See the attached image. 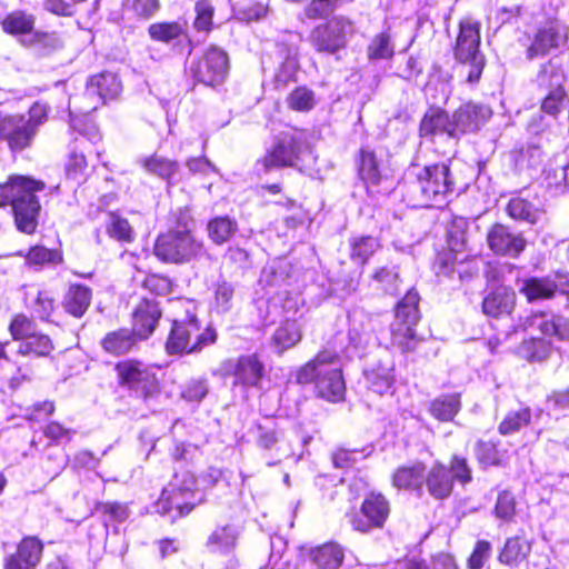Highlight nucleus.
<instances>
[{"instance_id":"obj_47","label":"nucleus","mask_w":569,"mask_h":569,"mask_svg":"<svg viewBox=\"0 0 569 569\" xmlns=\"http://www.w3.org/2000/svg\"><path fill=\"white\" fill-rule=\"evenodd\" d=\"M419 305V293L415 290V288H410L406 295L401 297V299H399L395 305L393 315L420 321L422 315Z\"/></svg>"},{"instance_id":"obj_3","label":"nucleus","mask_w":569,"mask_h":569,"mask_svg":"<svg viewBox=\"0 0 569 569\" xmlns=\"http://www.w3.org/2000/svg\"><path fill=\"white\" fill-rule=\"evenodd\" d=\"M408 196L413 206L441 203L453 191L455 180L446 163H435L423 168L415 167L408 173Z\"/></svg>"},{"instance_id":"obj_10","label":"nucleus","mask_w":569,"mask_h":569,"mask_svg":"<svg viewBox=\"0 0 569 569\" xmlns=\"http://www.w3.org/2000/svg\"><path fill=\"white\" fill-rule=\"evenodd\" d=\"M192 78L208 87H217L224 82L229 73L228 53L217 47H209L200 58L191 61L189 67Z\"/></svg>"},{"instance_id":"obj_60","label":"nucleus","mask_w":569,"mask_h":569,"mask_svg":"<svg viewBox=\"0 0 569 569\" xmlns=\"http://www.w3.org/2000/svg\"><path fill=\"white\" fill-rule=\"evenodd\" d=\"M43 10L57 17H72L77 13V6L87 0H40Z\"/></svg>"},{"instance_id":"obj_37","label":"nucleus","mask_w":569,"mask_h":569,"mask_svg":"<svg viewBox=\"0 0 569 569\" xmlns=\"http://www.w3.org/2000/svg\"><path fill=\"white\" fill-rule=\"evenodd\" d=\"M54 351V343L50 336L37 332L21 341L17 353L27 358H49Z\"/></svg>"},{"instance_id":"obj_31","label":"nucleus","mask_w":569,"mask_h":569,"mask_svg":"<svg viewBox=\"0 0 569 569\" xmlns=\"http://www.w3.org/2000/svg\"><path fill=\"white\" fill-rule=\"evenodd\" d=\"M308 556L318 569H339L345 561V549L335 541H328L311 548Z\"/></svg>"},{"instance_id":"obj_18","label":"nucleus","mask_w":569,"mask_h":569,"mask_svg":"<svg viewBox=\"0 0 569 569\" xmlns=\"http://www.w3.org/2000/svg\"><path fill=\"white\" fill-rule=\"evenodd\" d=\"M427 465L421 460L397 466L390 473L391 487L397 491L423 495V480Z\"/></svg>"},{"instance_id":"obj_43","label":"nucleus","mask_w":569,"mask_h":569,"mask_svg":"<svg viewBox=\"0 0 569 569\" xmlns=\"http://www.w3.org/2000/svg\"><path fill=\"white\" fill-rule=\"evenodd\" d=\"M148 32L152 40L166 43L188 38L184 24L178 21L152 23L149 26Z\"/></svg>"},{"instance_id":"obj_36","label":"nucleus","mask_w":569,"mask_h":569,"mask_svg":"<svg viewBox=\"0 0 569 569\" xmlns=\"http://www.w3.org/2000/svg\"><path fill=\"white\" fill-rule=\"evenodd\" d=\"M553 345L542 337H530L523 339L518 346L517 353L528 362H543L552 353Z\"/></svg>"},{"instance_id":"obj_55","label":"nucleus","mask_w":569,"mask_h":569,"mask_svg":"<svg viewBox=\"0 0 569 569\" xmlns=\"http://www.w3.org/2000/svg\"><path fill=\"white\" fill-rule=\"evenodd\" d=\"M369 389L378 395L388 392L393 386V377L388 369L372 368L366 373Z\"/></svg>"},{"instance_id":"obj_57","label":"nucleus","mask_w":569,"mask_h":569,"mask_svg":"<svg viewBox=\"0 0 569 569\" xmlns=\"http://www.w3.org/2000/svg\"><path fill=\"white\" fill-rule=\"evenodd\" d=\"M569 108L567 90L541 94V110L552 117Z\"/></svg>"},{"instance_id":"obj_14","label":"nucleus","mask_w":569,"mask_h":569,"mask_svg":"<svg viewBox=\"0 0 569 569\" xmlns=\"http://www.w3.org/2000/svg\"><path fill=\"white\" fill-rule=\"evenodd\" d=\"M492 110L487 104L467 102L452 114L451 140L457 142L462 136L475 133L491 118Z\"/></svg>"},{"instance_id":"obj_4","label":"nucleus","mask_w":569,"mask_h":569,"mask_svg":"<svg viewBox=\"0 0 569 569\" xmlns=\"http://www.w3.org/2000/svg\"><path fill=\"white\" fill-rule=\"evenodd\" d=\"M217 337L214 328L202 327L197 315L188 312L183 319L172 321L164 348L171 356L194 353L213 345Z\"/></svg>"},{"instance_id":"obj_54","label":"nucleus","mask_w":569,"mask_h":569,"mask_svg":"<svg viewBox=\"0 0 569 569\" xmlns=\"http://www.w3.org/2000/svg\"><path fill=\"white\" fill-rule=\"evenodd\" d=\"M94 510L114 523L124 522L130 515L128 503L120 501H98L94 503Z\"/></svg>"},{"instance_id":"obj_39","label":"nucleus","mask_w":569,"mask_h":569,"mask_svg":"<svg viewBox=\"0 0 569 569\" xmlns=\"http://www.w3.org/2000/svg\"><path fill=\"white\" fill-rule=\"evenodd\" d=\"M532 422V410L525 406L518 410L508 411L498 425V433L510 436L520 432Z\"/></svg>"},{"instance_id":"obj_5","label":"nucleus","mask_w":569,"mask_h":569,"mask_svg":"<svg viewBox=\"0 0 569 569\" xmlns=\"http://www.w3.org/2000/svg\"><path fill=\"white\" fill-rule=\"evenodd\" d=\"M117 383L147 402L160 396L162 385L154 368L138 358H124L113 367Z\"/></svg>"},{"instance_id":"obj_44","label":"nucleus","mask_w":569,"mask_h":569,"mask_svg":"<svg viewBox=\"0 0 569 569\" xmlns=\"http://www.w3.org/2000/svg\"><path fill=\"white\" fill-rule=\"evenodd\" d=\"M106 232L112 239L122 242H131L133 240V230L127 219L116 212L106 213Z\"/></svg>"},{"instance_id":"obj_50","label":"nucleus","mask_w":569,"mask_h":569,"mask_svg":"<svg viewBox=\"0 0 569 569\" xmlns=\"http://www.w3.org/2000/svg\"><path fill=\"white\" fill-rule=\"evenodd\" d=\"M507 212L516 220H523L530 223H535L540 216V210L523 198H512L508 202Z\"/></svg>"},{"instance_id":"obj_28","label":"nucleus","mask_w":569,"mask_h":569,"mask_svg":"<svg viewBox=\"0 0 569 569\" xmlns=\"http://www.w3.org/2000/svg\"><path fill=\"white\" fill-rule=\"evenodd\" d=\"M462 408L460 392L441 393L428 403L429 415L439 422H452Z\"/></svg>"},{"instance_id":"obj_51","label":"nucleus","mask_w":569,"mask_h":569,"mask_svg":"<svg viewBox=\"0 0 569 569\" xmlns=\"http://www.w3.org/2000/svg\"><path fill=\"white\" fill-rule=\"evenodd\" d=\"M37 325L32 318L24 313H14L9 322L8 331L13 341L19 343L30 336L37 333Z\"/></svg>"},{"instance_id":"obj_25","label":"nucleus","mask_w":569,"mask_h":569,"mask_svg":"<svg viewBox=\"0 0 569 569\" xmlns=\"http://www.w3.org/2000/svg\"><path fill=\"white\" fill-rule=\"evenodd\" d=\"M451 116L440 108L428 109L419 124V136L431 142L437 137H446L451 140Z\"/></svg>"},{"instance_id":"obj_59","label":"nucleus","mask_w":569,"mask_h":569,"mask_svg":"<svg viewBox=\"0 0 569 569\" xmlns=\"http://www.w3.org/2000/svg\"><path fill=\"white\" fill-rule=\"evenodd\" d=\"M492 552V545L490 541L479 539L475 542L472 551L467 558L468 569H482L486 562L490 559Z\"/></svg>"},{"instance_id":"obj_15","label":"nucleus","mask_w":569,"mask_h":569,"mask_svg":"<svg viewBox=\"0 0 569 569\" xmlns=\"http://www.w3.org/2000/svg\"><path fill=\"white\" fill-rule=\"evenodd\" d=\"M44 553V542L36 535L22 536L14 550L3 558V569H38Z\"/></svg>"},{"instance_id":"obj_49","label":"nucleus","mask_w":569,"mask_h":569,"mask_svg":"<svg viewBox=\"0 0 569 569\" xmlns=\"http://www.w3.org/2000/svg\"><path fill=\"white\" fill-rule=\"evenodd\" d=\"M237 533L229 527L217 528L208 538L207 546L217 552H228L237 545Z\"/></svg>"},{"instance_id":"obj_29","label":"nucleus","mask_w":569,"mask_h":569,"mask_svg":"<svg viewBox=\"0 0 569 569\" xmlns=\"http://www.w3.org/2000/svg\"><path fill=\"white\" fill-rule=\"evenodd\" d=\"M515 292L508 287H495L482 300V311L489 317L509 315L515 307Z\"/></svg>"},{"instance_id":"obj_27","label":"nucleus","mask_w":569,"mask_h":569,"mask_svg":"<svg viewBox=\"0 0 569 569\" xmlns=\"http://www.w3.org/2000/svg\"><path fill=\"white\" fill-rule=\"evenodd\" d=\"M139 163L148 173L166 180L169 187L182 181V177L179 174L180 164L176 160L153 153L140 158Z\"/></svg>"},{"instance_id":"obj_21","label":"nucleus","mask_w":569,"mask_h":569,"mask_svg":"<svg viewBox=\"0 0 569 569\" xmlns=\"http://www.w3.org/2000/svg\"><path fill=\"white\" fill-rule=\"evenodd\" d=\"M420 321L399 317L393 315L390 325V343L391 347L401 353L413 352L422 338L417 332V326Z\"/></svg>"},{"instance_id":"obj_1","label":"nucleus","mask_w":569,"mask_h":569,"mask_svg":"<svg viewBox=\"0 0 569 569\" xmlns=\"http://www.w3.org/2000/svg\"><path fill=\"white\" fill-rule=\"evenodd\" d=\"M293 380L299 386H312L316 397L328 402L337 403L345 400L343 370L340 356L333 349H320L295 370Z\"/></svg>"},{"instance_id":"obj_23","label":"nucleus","mask_w":569,"mask_h":569,"mask_svg":"<svg viewBox=\"0 0 569 569\" xmlns=\"http://www.w3.org/2000/svg\"><path fill=\"white\" fill-rule=\"evenodd\" d=\"M423 480V491L436 501L448 500L453 491L455 485L451 477L448 476L446 465L439 460H436L432 466L426 468Z\"/></svg>"},{"instance_id":"obj_58","label":"nucleus","mask_w":569,"mask_h":569,"mask_svg":"<svg viewBox=\"0 0 569 569\" xmlns=\"http://www.w3.org/2000/svg\"><path fill=\"white\" fill-rule=\"evenodd\" d=\"M287 278L288 262L286 260H274L263 268L260 282H264V284H280L286 282Z\"/></svg>"},{"instance_id":"obj_45","label":"nucleus","mask_w":569,"mask_h":569,"mask_svg":"<svg viewBox=\"0 0 569 569\" xmlns=\"http://www.w3.org/2000/svg\"><path fill=\"white\" fill-rule=\"evenodd\" d=\"M517 498L515 493L508 489L501 490L497 495L493 506V516L502 522L510 523L517 515Z\"/></svg>"},{"instance_id":"obj_7","label":"nucleus","mask_w":569,"mask_h":569,"mask_svg":"<svg viewBox=\"0 0 569 569\" xmlns=\"http://www.w3.org/2000/svg\"><path fill=\"white\" fill-rule=\"evenodd\" d=\"M479 46V24L470 20L461 21L453 54L461 64V72L466 74L467 81L471 84L479 81L486 63Z\"/></svg>"},{"instance_id":"obj_13","label":"nucleus","mask_w":569,"mask_h":569,"mask_svg":"<svg viewBox=\"0 0 569 569\" xmlns=\"http://www.w3.org/2000/svg\"><path fill=\"white\" fill-rule=\"evenodd\" d=\"M467 222L460 220L455 222L447 233V250L437 254L433 269L437 276H449L455 271V263L467 259L468 239L466 236Z\"/></svg>"},{"instance_id":"obj_6","label":"nucleus","mask_w":569,"mask_h":569,"mask_svg":"<svg viewBox=\"0 0 569 569\" xmlns=\"http://www.w3.org/2000/svg\"><path fill=\"white\" fill-rule=\"evenodd\" d=\"M391 512L390 499L381 491L371 490L365 495L359 509L347 512L346 518L353 531L368 535L383 530Z\"/></svg>"},{"instance_id":"obj_30","label":"nucleus","mask_w":569,"mask_h":569,"mask_svg":"<svg viewBox=\"0 0 569 569\" xmlns=\"http://www.w3.org/2000/svg\"><path fill=\"white\" fill-rule=\"evenodd\" d=\"M499 447V440L478 439L473 446V453L478 465L483 469L505 467L507 463V450Z\"/></svg>"},{"instance_id":"obj_34","label":"nucleus","mask_w":569,"mask_h":569,"mask_svg":"<svg viewBox=\"0 0 569 569\" xmlns=\"http://www.w3.org/2000/svg\"><path fill=\"white\" fill-rule=\"evenodd\" d=\"M302 330L297 320L286 319L277 327L271 337V342L277 353L282 355L302 340Z\"/></svg>"},{"instance_id":"obj_40","label":"nucleus","mask_w":569,"mask_h":569,"mask_svg":"<svg viewBox=\"0 0 569 569\" xmlns=\"http://www.w3.org/2000/svg\"><path fill=\"white\" fill-rule=\"evenodd\" d=\"M90 303L91 291L89 287H69L62 302L64 310L77 318L84 315Z\"/></svg>"},{"instance_id":"obj_52","label":"nucleus","mask_w":569,"mask_h":569,"mask_svg":"<svg viewBox=\"0 0 569 569\" xmlns=\"http://www.w3.org/2000/svg\"><path fill=\"white\" fill-rule=\"evenodd\" d=\"M395 53V47L389 32L383 31L376 34L367 48L369 60L390 59Z\"/></svg>"},{"instance_id":"obj_19","label":"nucleus","mask_w":569,"mask_h":569,"mask_svg":"<svg viewBox=\"0 0 569 569\" xmlns=\"http://www.w3.org/2000/svg\"><path fill=\"white\" fill-rule=\"evenodd\" d=\"M37 132L24 116H8L0 120V139L6 140L10 150L21 151L31 146Z\"/></svg>"},{"instance_id":"obj_26","label":"nucleus","mask_w":569,"mask_h":569,"mask_svg":"<svg viewBox=\"0 0 569 569\" xmlns=\"http://www.w3.org/2000/svg\"><path fill=\"white\" fill-rule=\"evenodd\" d=\"M532 550V541L522 532L508 537L498 553V561L509 568H518L527 561Z\"/></svg>"},{"instance_id":"obj_61","label":"nucleus","mask_w":569,"mask_h":569,"mask_svg":"<svg viewBox=\"0 0 569 569\" xmlns=\"http://www.w3.org/2000/svg\"><path fill=\"white\" fill-rule=\"evenodd\" d=\"M359 174L367 184H378L380 172L376 157L371 152H362L359 166Z\"/></svg>"},{"instance_id":"obj_62","label":"nucleus","mask_w":569,"mask_h":569,"mask_svg":"<svg viewBox=\"0 0 569 569\" xmlns=\"http://www.w3.org/2000/svg\"><path fill=\"white\" fill-rule=\"evenodd\" d=\"M194 28L200 31H208L212 24L214 8L208 0H200L194 6Z\"/></svg>"},{"instance_id":"obj_16","label":"nucleus","mask_w":569,"mask_h":569,"mask_svg":"<svg viewBox=\"0 0 569 569\" xmlns=\"http://www.w3.org/2000/svg\"><path fill=\"white\" fill-rule=\"evenodd\" d=\"M162 310L153 297H143L139 300L131 313V330L141 340H148L156 331Z\"/></svg>"},{"instance_id":"obj_20","label":"nucleus","mask_w":569,"mask_h":569,"mask_svg":"<svg viewBox=\"0 0 569 569\" xmlns=\"http://www.w3.org/2000/svg\"><path fill=\"white\" fill-rule=\"evenodd\" d=\"M487 242L496 254L517 257L526 247V240L519 232L502 223H495L487 233Z\"/></svg>"},{"instance_id":"obj_33","label":"nucleus","mask_w":569,"mask_h":569,"mask_svg":"<svg viewBox=\"0 0 569 569\" xmlns=\"http://www.w3.org/2000/svg\"><path fill=\"white\" fill-rule=\"evenodd\" d=\"M121 82L112 72H102L91 77L86 87V96L97 97L101 102L113 99L121 92Z\"/></svg>"},{"instance_id":"obj_35","label":"nucleus","mask_w":569,"mask_h":569,"mask_svg":"<svg viewBox=\"0 0 569 569\" xmlns=\"http://www.w3.org/2000/svg\"><path fill=\"white\" fill-rule=\"evenodd\" d=\"M20 42L40 56H49L63 47L62 39L54 31L34 30L30 36L20 39Z\"/></svg>"},{"instance_id":"obj_63","label":"nucleus","mask_w":569,"mask_h":569,"mask_svg":"<svg viewBox=\"0 0 569 569\" xmlns=\"http://www.w3.org/2000/svg\"><path fill=\"white\" fill-rule=\"evenodd\" d=\"M54 410L56 405L53 401H39L27 408L24 419L30 422L40 421L53 415Z\"/></svg>"},{"instance_id":"obj_53","label":"nucleus","mask_w":569,"mask_h":569,"mask_svg":"<svg viewBox=\"0 0 569 569\" xmlns=\"http://www.w3.org/2000/svg\"><path fill=\"white\" fill-rule=\"evenodd\" d=\"M298 68L299 62L297 50L290 48L287 50V54L274 76L276 88H284L289 81L293 80Z\"/></svg>"},{"instance_id":"obj_2","label":"nucleus","mask_w":569,"mask_h":569,"mask_svg":"<svg viewBox=\"0 0 569 569\" xmlns=\"http://www.w3.org/2000/svg\"><path fill=\"white\" fill-rule=\"evenodd\" d=\"M43 188V182L23 176H11L0 184V207L11 204L17 228L24 233L38 226L40 203L34 192Z\"/></svg>"},{"instance_id":"obj_22","label":"nucleus","mask_w":569,"mask_h":569,"mask_svg":"<svg viewBox=\"0 0 569 569\" xmlns=\"http://www.w3.org/2000/svg\"><path fill=\"white\" fill-rule=\"evenodd\" d=\"M232 376L234 378V385L258 388L266 377L264 362L257 352L241 355L234 363Z\"/></svg>"},{"instance_id":"obj_12","label":"nucleus","mask_w":569,"mask_h":569,"mask_svg":"<svg viewBox=\"0 0 569 569\" xmlns=\"http://www.w3.org/2000/svg\"><path fill=\"white\" fill-rule=\"evenodd\" d=\"M353 32V23L349 19L335 17L312 30L310 42L318 52L336 54L346 47L347 36Z\"/></svg>"},{"instance_id":"obj_11","label":"nucleus","mask_w":569,"mask_h":569,"mask_svg":"<svg viewBox=\"0 0 569 569\" xmlns=\"http://www.w3.org/2000/svg\"><path fill=\"white\" fill-rule=\"evenodd\" d=\"M307 150L308 144L300 134L281 132L273 138L260 162L266 170L293 167Z\"/></svg>"},{"instance_id":"obj_9","label":"nucleus","mask_w":569,"mask_h":569,"mask_svg":"<svg viewBox=\"0 0 569 569\" xmlns=\"http://www.w3.org/2000/svg\"><path fill=\"white\" fill-rule=\"evenodd\" d=\"M203 500L196 498V490L189 486L169 483L154 501L156 512L169 516L171 522L189 516Z\"/></svg>"},{"instance_id":"obj_46","label":"nucleus","mask_w":569,"mask_h":569,"mask_svg":"<svg viewBox=\"0 0 569 569\" xmlns=\"http://www.w3.org/2000/svg\"><path fill=\"white\" fill-rule=\"evenodd\" d=\"M483 273L487 281L496 283L517 282L519 271L515 266L507 262H488L485 266Z\"/></svg>"},{"instance_id":"obj_17","label":"nucleus","mask_w":569,"mask_h":569,"mask_svg":"<svg viewBox=\"0 0 569 569\" xmlns=\"http://www.w3.org/2000/svg\"><path fill=\"white\" fill-rule=\"evenodd\" d=\"M568 36L565 27L558 23H548L539 28L529 39L526 57L529 60L545 57L553 49H558L567 42Z\"/></svg>"},{"instance_id":"obj_32","label":"nucleus","mask_w":569,"mask_h":569,"mask_svg":"<svg viewBox=\"0 0 569 569\" xmlns=\"http://www.w3.org/2000/svg\"><path fill=\"white\" fill-rule=\"evenodd\" d=\"M566 83L567 77L563 68L552 60L542 64L536 77L540 96L566 90Z\"/></svg>"},{"instance_id":"obj_56","label":"nucleus","mask_w":569,"mask_h":569,"mask_svg":"<svg viewBox=\"0 0 569 569\" xmlns=\"http://www.w3.org/2000/svg\"><path fill=\"white\" fill-rule=\"evenodd\" d=\"M288 106L296 111L306 112L316 106L315 92L307 87L296 88L287 99Z\"/></svg>"},{"instance_id":"obj_48","label":"nucleus","mask_w":569,"mask_h":569,"mask_svg":"<svg viewBox=\"0 0 569 569\" xmlns=\"http://www.w3.org/2000/svg\"><path fill=\"white\" fill-rule=\"evenodd\" d=\"M207 230L216 244H222L237 231V222L229 217H217L208 222Z\"/></svg>"},{"instance_id":"obj_64","label":"nucleus","mask_w":569,"mask_h":569,"mask_svg":"<svg viewBox=\"0 0 569 569\" xmlns=\"http://www.w3.org/2000/svg\"><path fill=\"white\" fill-rule=\"evenodd\" d=\"M42 432H43V436L46 438H48L52 445H58L64 439L70 441L71 435H72V430L64 427L59 421H54V420L49 421L44 426Z\"/></svg>"},{"instance_id":"obj_41","label":"nucleus","mask_w":569,"mask_h":569,"mask_svg":"<svg viewBox=\"0 0 569 569\" xmlns=\"http://www.w3.org/2000/svg\"><path fill=\"white\" fill-rule=\"evenodd\" d=\"M350 259L359 264L366 263L381 247L378 238L372 236H358L349 240Z\"/></svg>"},{"instance_id":"obj_38","label":"nucleus","mask_w":569,"mask_h":569,"mask_svg":"<svg viewBox=\"0 0 569 569\" xmlns=\"http://www.w3.org/2000/svg\"><path fill=\"white\" fill-rule=\"evenodd\" d=\"M36 17L23 10H16L2 20V29L8 34L26 38L34 31Z\"/></svg>"},{"instance_id":"obj_42","label":"nucleus","mask_w":569,"mask_h":569,"mask_svg":"<svg viewBox=\"0 0 569 569\" xmlns=\"http://www.w3.org/2000/svg\"><path fill=\"white\" fill-rule=\"evenodd\" d=\"M447 473L451 477L453 485L459 483L466 487L473 480V470L469 459L460 453H452L446 465Z\"/></svg>"},{"instance_id":"obj_24","label":"nucleus","mask_w":569,"mask_h":569,"mask_svg":"<svg viewBox=\"0 0 569 569\" xmlns=\"http://www.w3.org/2000/svg\"><path fill=\"white\" fill-rule=\"evenodd\" d=\"M142 342L136 333L126 327L108 331L100 340V347L106 355L124 357L138 349Z\"/></svg>"},{"instance_id":"obj_8","label":"nucleus","mask_w":569,"mask_h":569,"mask_svg":"<svg viewBox=\"0 0 569 569\" xmlns=\"http://www.w3.org/2000/svg\"><path fill=\"white\" fill-rule=\"evenodd\" d=\"M153 252L164 262L184 263L206 254L203 242L192 231L169 230L158 236Z\"/></svg>"}]
</instances>
